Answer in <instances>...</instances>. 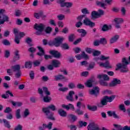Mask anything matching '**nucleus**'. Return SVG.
Listing matches in <instances>:
<instances>
[{"instance_id":"nucleus-1","label":"nucleus","mask_w":130,"mask_h":130,"mask_svg":"<svg viewBox=\"0 0 130 130\" xmlns=\"http://www.w3.org/2000/svg\"><path fill=\"white\" fill-rule=\"evenodd\" d=\"M63 40H64V39L62 37H58L55 38L54 40L49 41L48 45L49 46H55V47H61L62 49L64 50L69 49L70 46H69V44L67 43H62Z\"/></svg>"},{"instance_id":"nucleus-2","label":"nucleus","mask_w":130,"mask_h":130,"mask_svg":"<svg viewBox=\"0 0 130 130\" xmlns=\"http://www.w3.org/2000/svg\"><path fill=\"white\" fill-rule=\"evenodd\" d=\"M55 111L56 110V108L54 105H50L48 107H43L42 109V112L45 114L48 119H50L51 120H55V118L53 116L54 113L51 111Z\"/></svg>"},{"instance_id":"nucleus-3","label":"nucleus","mask_w":130,"mask_h":130,"mask_svg":"<svg viewBox=\"0 0 130 130\" xmlns=\"http://www.w3.org/2000/svg\"><path fill=\"white\" fill-rule=\"evenodd\" d=\"M122 63H118L116 64V71L120 70L121 73H127L129 72L128 68H127V64H128V61L126 60V58L124 57L122 59Z\"/></svg>"},{"instance_id":"nucleus-4","label":"nucleus","mask_w":130,"mask_h":130,"mask_svg":"<svg viewBox=\"0 0 130 130\" xmlns=\"http://www.w3.org/2000/svg\"><path fill=\"white\" fill-rule=\"evenodd\" d=\"M104 15V11L99 9L98 11H92L91 13V19L92 20H95V19H98L101 18L102 16Z\"/></svg>"},{"instance_id":"nucleus-5","label":"nucleus","mask_w":130,"mask_h":130,"mask_svg":"<svg viewBox=\"0 0 130 130\" xmlns=\"http://www.w3.org/2000/svg\"><path fill=\"white\" fill-rule=\"evenodd\" d=\"M37 48L39 51V52L37 53V55L39 56H43V55H44L45 60H47L48 59H52V56L45 54V51H44L43 48L40 46H38Z\"/></svg>"},{"instance_id":"nucleus-6","label":"nucleus","mask_w":130,"mask_h":130,"mask_svg":"<svg viewBox=\"0 0 130 130\" xmlns=\"http://www.w3.org/2000/svg\"><path fill=\"white\" fill-rule=\"evenodd\" d=\"M34 28L37 30V35H41L42 34V32L44 31V29H45V25L43 23H40L39 24L35 23L34 26Z\"/></svg>"},{"instance_id":"nucleus-7","label":"nucleus","mask_w":130,"mask_h":130,"mask_svg":"<svg viewBox=\"0 0 130 130\" xmlns=\"http://www.w3.org/2000/svg\"><path fill=\"white\" fill-rule=\"evenodd\" d=\"M12 69L14 72H16L15 77L16 79H19L22 76V71H21V66L19 64H16L12 66Z\"/></svg>"},{"instance_id":"nucleus-8","label":"nucleus","mask_w":130,"mask_h":130,"mask_svg":"<svg viewBox=\"0 0 130 130\" xmlns=\"http://www.w3.org/2000/svg\"><path fill=\"white\" fill-rule=\"evenodd\" d=\"M43 92H44L45 94L46 95L43 98V101L46 103H49L51 101V98H50V91L48 90V88L46 87H43Z\"/></svg>"},{"instance_id":"nucleus-9","label":"nucleus","mask_w":130,"mask_h":130,"mask_svg":"<svg viewBox=\"0 0 130 130\" xmlns=\"http://www.w3.org/2000/svg\"><path fill=\"white\" fill-rule=\"evenodd\" d=\"M100 92V88L98 86L93 87L92 89L89 90L90 95H94L95 97H97L99 95Z\"/></svg>"},{"instance_id":"nucleus-10","label":"nucleus","mask_w":130,"mask_h":130,"mask_svg":"<svg viewBox=\"0 0 130 130\" xmlns=\"http://www.w3.org/2000/svg\"><path fill=\"white\" fill-rule=\"evenodd\" d=\"M34 17L37 19H39L41 18L42 20H45L46 18V15H44L43 11H41L38 13H35Z\"/></svg>"},{"instance_id":"nucleus-11","label":"nucleus","mask_w":130,"mask_h":130,"mask_svg":"<svg viewBox=\"0 0 130 130\" xmlns=\"http://www.w3.org/2000/svg\"><path fill=\"white\" fill-rule=\"evenodd\" d=\"M114 21L115 23V27L116 28V29H119L121 28L120 27V24H122V23H123V19L115 18L114 20Z\"/></svg>"},{"instance_id":"nucleus-12","label":"nucleus","mask_w":130,"mask_h":130,"mask_svg":"<svg viewBox=\"0 0 130 130\" xmlns=\"http://www.w3.org/2000/svg\"><path fill=\"white\" fill-rule=\"evenodd\" d=\"M83 24H84L85 26H89L91 28H92V27H95V22L91 21V20L88 18H86L85 19H84Z\"/></svg>"},{"instance_id":"nucleus-13","label":"nucleus","mask_w":130,"mask_h":130,"mask_svg":"<svg viewBox=\"0 0 130 130\" xmlns=\"http://www.w3.org/2000/svg\"><path fill=\"white\" fill-rule=\"evenodd\" d=\"M49 53L55 58H60V56H61V54L57 50H52L49 51Z\"/></svg>"},{"instance_id":"nucleus-14","label":"nucleus","mask_w":130,"mask_h":130,"mask_svg":"<svg viewBox=\"0 0 130 130\" xmlns=\"http://www.w3.org/2000/svg\"><path fill=\"white\" fill-rule=\"evenodd\" d=\"M61 107L64 109H66V110L71 109L72 111H75V106L72 104H69L68 105L62 104L61 105Z\"/></svg>"},{"instance_id":"nucleus-15","label":"nucleus","mask_w":130,"mask_h":130,"mask_svg":"<svg viewBox=\"0 0 130 130\" xmlns=\"http://www.w3.org/2000/svg\"><path fill=\"white\" fill-rule=\"evenodd\" d=\"M121 81L117 78H114L111 83H110V87H115L117 85H120Z\"/></svg>"},{"instance_id":"nucleus-16","label":"nucleus","mask_w":130,"mask_h":130,"mask_svg":"<svg viewBox=\"0 0 130 130\" xmlns=\"http://www.w3.org/2000/svg\"><path fill=\"white\" fill-rule=\"evenodd\" d=\"M73 95H75V91L71 90L69 91V95L66 96V99L71 102H74V98Z\"/></svg>"},{"instance_id":"nucleus-17","label":"nucleus","mask_w":130,"mask_h":130,"mask_svg":"<svg viewBox=\"0 0 130 130\" xmlns=\"http://www.w3.org/2000/svg\"><path fill=\"white\" fill-rule=\"evenodd\" d=\"M20 51L18 50H15L14 52V57H13V61H17V60H19L20 57Z\"/></svg>"},{"instance_id":"nucleus-18","label":"nucleus","mask_w":130,"mask_h":130,"mask_svg":"<svg viewBox=\"0 0 130 130\" xmlns=\"http://www.w3.org/2000/svg\"><path fill=\"white\" fill-rule=\"evenodd\" d=\"M68 119L69 121L75 122L78 119V117L76 115L69 114L68 115Z\"/></svg>"},{"instance_id":"nucleus-19","label":"nucleus","mask_w":130,"mask_h":130,"mask_svg":"<svg viewBox=\"0 0 130 130\" xmlns=\"http://www.w3.org/2000/svg\"><path fill=\"white\" fill-rule=\"evenodd\" d=\"M112 28V26L111 25L104 24L102 27V31L103 32H106L109 31V30H111Z\"/></svg>"},{"instance_id":"nucleus-20","label":"nucleus","mask_w":130,"mask_h":130,"mask_svg":"<svg viewBox=\"0 0 130 130\" xmlns=\"http://www.w3.org/2000/svg\"><path fill=\"white\" fill-rule=\"evenodd\" d=\"M52 64L53 65V66L54 67V68H59V67H60V61L58 60H56V59H53L52 61Z\"/></svg>"},{"instance_id":"nucleus-21","label":"nucleus","mask_w":130,"mask_h":130,"mask_svg":"<svg viewBox=\"0 0 130 130\" xmlns=\"http://www.w3.org/2000/svg\"><path fill=\"white\" fill-rule=\"evenodd\" d=\"M100 67H103L106 69H111V66H110L109 61L106 60L105 63H100Z\"/></svg>"},{"instance_id":"nucleus-22","label":"nucleus","mask_w":130,"mask_h":130,"mask_svg":"<svg viewBox=\"0 0 130 130\" xmlns=\"http://www.w3.org/2000/svg\"><path fill=\"white\" fill-rule=\"evenodd\" d=\"M32 39L30 37H27L25 40V43H27L28 45L29 46V47H32V46H34V44L32 43Z\"/></svg>"},{"instance_id":"nucleus-23","label":"nucleus","mask_w":130,"mask_h":130,"mask_svg":"<svg viewBox=\"0 0 130 130\" xmlns=\"http://www.w3.org/2000/svg\"><path fill=\"white\" fill-rule=\"evenodd\" d=\"M55 81H61V80H66V77L61 74H59L54 76Z\"/></svg>"},{"instance_id":"nucleus-24","label":"nucleus","mask_w":130,"mask_h":130,"mask_svg":"<svg viewBox=\"0 0 130 130\" xmlns=\"http://www.w3.org/2000/svg\"><path fill=\"white\" fill-rule=\"evenodd\" d=\"M10 103L13 106H17V107H21L22 105H23V103L22 102H14L13 101H11L10 102Z\"/></svg>"},{"instance_id":"nucleus-25","label":"nucleus","mask_w":130,"mask_h":130,"mask_svg":"<svg viewBox=\"0 0 130 130\" xmlns=\"http://www.w3.org/2000/svg\"><path fill=\"white\" fill-rule=\"evenodd\" d=\"M77 32L78 33H81V37H85L86 35H87V31H86V30L81 28V29H77Z\"/></svg>"},{"instance_id":"nucleus-26","label":"nucleus","mask_w":130,"mask_h":130,"mask_svg":"<svg viewBox=\"0 0 130 130\" xmlns=\"http://www.w3.org/2000/svg\"><path fill=\"white\" fill-rule=\"evenodd\" d=\"M58 113L60 116H62V117H66V116H67V112L61 109L58 110Z\"/></svg>"},{"instance_id":"nucleus-27","label":"nucleus","mask_w":130,"mask_h":130,"mask_svg":"<svg viewBox=\"0 0 130 130\" xmlns=\"http://www.w3.org/2000/svg\"><path fill=\"white\" fill-rule=\"evenodd\" d=\"M109 58H110V57L109 56H105L103 55H102L100 57V58L98 57V58H94V60H95V61H97L99 59H100V60H106L107 59H109Z\"/></svg>"},{"instance_id":"nucleus-28","label":"nucleus","mask_w":130,"mask_h":130,"mask_svg":"<svg viewBox=\"0 0 130 130\" xmlns=\"http://www.w3.org/2000/svg\"><path fill=\"white\" fill-rule=\"evenodd\" d=\"M15 117L17 119H20L22 116H21V109H18L15 112Z\"/></svg>"},{"instance_id":"nucleus-29","label":"nucleus","mask_w":130,"mask_h":130,"mask_svg":"<svg viewBox=\"0 0 130 130\" xmlns=\"http://www.w3.org/2000/svg\"><path fill=\"white\" fill-rule=\"evenodd\" d=\"M119 39V36L116 35L114 37H113L110 40V43H114V42H116V41H117L118 39Z\"/></svg>"},{"instance_id":"nucleus-30","label":"nucleus","mask_w":130,"mask_h":130,"mask_svg":"<svg viewBox=\"0 0 130 130\" xmlns=\"http://www.w3.org/2000/svg\"><path fill=\"white\" fill-rule=\"evenodd\" d=\"M95 66L96 63H95V62H91L87 67L88 71H91V70H93V69L95 68Z\"/></svg>"},{"instance_id":"nucleus-31","label":"nucleus","mask_w":130,"mask_h":130,"mask_svg":"<svg viewBox=\"0 0 130 130\" xmlns=\"http://www.w3.org/2000/svg\"><path fill=\"white\" fill-rule=\"evenodd\" d=\"M75 38H76V36H75V34H71L68 36V40L69 42H73L74 40H75Z\"/></svg>"},{"instance_id":"nucleus-32","label":"nucleus","mask_w":130,"mask_h":130,"mask_svg":"<svg viewBox=\"0 0 130 130\" xmlns=\"http://www.w3.org/2000/svg\"><path fill=\"white\" fill-rule=\"evenodd\" d=\"M105 97L108 102H112L115 98V95H111V96H105Z\"/></svg>"},{"instance_id":"nucleus-33","label":"nucleus","mask_w":130,"mask_h":130,"mask_svg":"<svg viewBox=\"0 0 130 130\" xmlns=\"http://www.w3.org/2000/svg\"><path fill=\"white\" fill-rule=\"evenodd\" d=\"M3 121V123H4L5 127H7V128H11V124H10V122L9 121L6 119H4Z\"/></svg>"},{"instance_id":"nucleus-34","label":"nucleus","mask_w":130,"mask_h":130,"mask_svg":"<svg viewBox=\"0 0 130 130\" xmlns=\"http://www.w3.org/2000/svg\"><path fill=\"white\" fill-rule=\"evenodd\" d=\"M85 85L88 88H91V87H93V80H92V79L88 80L87 81Z\"/></svg>"},{"instance_id":"nucleus-35","label":"nucleus","mask_w":130,"mask_h":130,"mask_svg":"<svg viewBox=\"0 0 130 130\" xmlns=\"http://www.w3.org/2000/svg\"><path fill=\"white\" fill-rule=\"evenodd\" d=\"M24 67L25 69H31V68H32V62L26 61L24 64Z\"/></svg>"},{"instance_id":"nucleus-36","label":"nucleus","mask_w":130,"mask_h":130,"mask_svg":"<svg viewBox=\"0 0 130 130\" xmlns=\"http://www.w3.org/2000/svg\"><path fill=\"white\" fill-rule=\"evenodd\" d=\"M87 108L89 110H91V111H96L97 110V106H93L92 107L88 105Z\"/></svg>"},{"instance_id":"nucleus-37","label":"nucleus","mask_w":130,"mask_h":130,"mask_svg":"<svg viewBox=\"0 0 130 130\" xmlns=\"http://www.w3.org/2000/svg\"><path fill=\"white\" fill-rule=\"evenodd\" d=\"M10 55H11L10 51L9 50H5L4 52V57H5V58H9Z\"/></svg>"},{"instance_id":"nucleus-38","label":"nucleus","mask_w":130,"mask_h":130,"mask_svg":"<svg viewBox=\"0 0 130 130\" xmlns=\"http://www.w3.org/2000/svg\"><path fill=\"white\" fill-rule=\"evenodd\" d=\"M101 54V52L100 51L98 50H95L93 49V51H92V55L93 56H98Z\"/></svg>"},{"instance_id":"nucleus-39","label":"nucleus","mask_w":130,"mask_h":130,"mask_svg":"<svg viewBox=\"0 0 130 130\" xmlns=\"http://www.w3.org/2000/svg\"><path fill=\"white\" fill-rule=\"evenodd\" d=\"M107 100L105 96L104 97V98L101 100V104L103 105V106H104L107 104Z\"/></svg>"},{"instance_id":"nucleus-40","label":"nucleus","mask_w":130,"mask_h":130,"mask_svg":"<svg viewBox=\"0 0 130 130\" xmlns=\"http://www.w3.org/2000/svg\"><path fill=\"white\" fill-rule=\"evenodd\" d=\"M45 31L46 34H50L52 31V28L50 26H48L46 28Z\"/></svg>"},{"instance_id":"nucleus-41","label":"nucleus","mask_w":130,"mask_h":130,"mask_svg":"<svg viewBox=\"0 0 130 130\" xmlns=\"http://www.w3.org/2000/svg\"><path fill=\"white\" fill-rule=\"evenodd\" d=\"M64 7H66V8H72L73 7V3L71 2H65L64 5H63V8H64Z\"/></svg>"},{"instance_id":"nucleus-42","label":"nucleus","mask_w":130,"mask_h":130,"mask_svg":"<svg viewBox=\"0 0 130 130\" xmlns=\"http://www.w3.org/2000/svg\"><path fill=\"white\" fill-rule=\"evenodd\" d=\"M75 112L77 113L78 115H83V114H84V112L80 109V108L76 109Z\"/></svg>"},{"instance_id":"nucleus-43","label":"nucleus","mask_w":130,"mask_h":130,"mask_svg":"<svg viewBox=\"0 0 130 130\" xmlns=\"http://www.w3.org/2000/svg\"><path fill=\"white\" fill-rule=\"evenodd\" d=\"M66 0H57V3L60 5L61 8H63V5L66 3Z\"/></svg>"},{"instance_id":"nucleus-44","label":"nucleus","mask_w":130,"mask_h":130,"mask_svg":"<svg viewBox=\"0 0 130 130\" xmlns=\"http://www.w3.org/2000/svg\"><path fill=\"white\" fill-rule=\"evenodd\" d=\"M100 84L101 85V86H103L104 87H107V86H108V83H107V82L104 80H101L100 82Z\"/></svg>"},{"instance_id":"nucleus-45","label":"nucleus","mask_w":130,"mask_h":130,"mask_svg":"<svg viewBox=\"0 0 130 130\" xmlns=\"http://www.w3.org/2000/svg\"><path fill=\"white\" fill-rule=\"evenodd\" d=\"M100 43L101 44H103L104 45H105L106 44H107V40H106V39L104 38H101L100 40Z\"/></svg>"},{"instance_id":"nucleus-46","label":"nucleus","mask_w":130,"mask_h":130,"mask_svg":"<svg viewBox=\"0 0 130 130\" xmlns=\"http://www.w3.org/2000/svg\"><path fill=\"white\" fill-rule=\"evenodd\" d=\"M58 91H59L60 92H63V93H64V92H67V91H69V88L67 87L59 88L58 89Z\"/></svg>"},{"instance_id":"nucleus-47","label":"nucleus","mask_w":130,"mask_h":130,"mask_svg":"<svg viewBox=\"0 0 130 130\" xmlns=\"http://www.w3.org/2000/svg\"><path fill=\"white\" fill-rule=\"evenodd\" d=\"M79 124L80 127H82V126H87V122H84L83 121H79Z\"/></svg>"},{"instance_id":"nucleus-48","label":"nucleus","mask_w":130,"mask_h":130,"mask_svg":"<svg viewBox=\"0 0 130 130\" xmlns=\"http://www.w3.org/2000/svg\"><path fill=\"white\" fill-rule=\"evenodd\" d=\"M2 43L6 45V46H9L11 45V43H10V41H9L8 40L5 39L2 41Z\"/></svg>"},{"instance_id":"nucleus-49","label":"nucleus","mask_w":130,"mask_h":130,"mask_svg":"<svg viewBox=\"0 0 130 130\" xmlns=\"http://www.w3.org/2000/svg\"><path fill=\"white\" fill-rule=\"evenodd\" d=\"M85 51L87 52V53L91 54V53H93V51H94V49H92L91 48H86L85 49Z\"/></svg>"},{"instance_id":"nucleus-50","label":"nucleus","mask_w":130,"mask_h":130,"mask_svg":"<svg viewBox=\"0 0 130 130\" xmlns=\"http://www.w3.org/2000/svg\"><path fill=\"white\" fill-rule=\"evenodd\" d=\"M43 126H45V127H47V128H48V129H51V127H52V123H51V122H50L48 125H47L46 124H43Z\"/></svg>"},{"instance_id":"nucleus-51","label":"nucleus","mask_w":130,"mask_h":130,"mask_svg":"<svg viewBox=\"0 0 130 130\" xmlns=\"http://www.w3.org/2000/svg\"><path fill=\"white\" fill-rule=\"evenodd\" d=\"M15 15L16 17H20L22 15V11L20 10H15Z\"/></svg>"},{"instance_id":"nucleus-52","label":"nucleus","mask_w":130,"mask_h":130,"mask_svg":"<svg viewBox=\"0 0 130 130\" xmlns=\"http://www.w3.org/2000/svg\"><path fill=\"white\" fill-rule=\"evenodd\" d=\"M30 114V112H29V109H25L24 111V115L23 117H27L28 115Z\"/></svg>"},{"instance_id":"nucleus-53","label":"nucleus","mask_w":130,"mask_h":130,"mask_svg":"<svg viewBox=\"0 0 130 130\" xmlns=\"http://www.w3.org/2000/svg\"><path fill=\"white\" fill-rule=\"evenodd\" d=\"M81 12L82 14H84V15H89V14H90L89 10H88L87 8H84L82 9Z\"/></svg>"},{"instance_id":"nucleus-54","label":"nucleus","mask_w":130,"mask_h":130,"mask_svg":"<svg viewBox=\"0 0 130 130\" xmlns=\"http://www.w3.org/2000/svg\"><path fill=\"white\" fill-rule=\"evenodd\" d=\"M69 89H75L76 88V85L73 82H71L68 84Z\"/></svg>"},{"instance_id":"nucleus-55","label":"nucleus","mask_w":130,"mask_h":130,"mask_svg":"<svg viewBox=\"0 0 130 130\" xmlns=\"http://www.w3.org/2000/svg\"><path fill=\"white\" fill-rule=\"evenodd\" d=\"M119 108L123 112H125L126 111V110L125 109V107H124V105L123 104L120 105L119 106Z\"/></svg>"},{"instance_id":"nucleus-56","label":"nucleus","mask_w":130,"mask_h":130,"mask_svg":"<svg viewBox=\"0 0 130 130\" xmlns=\"http://www.w3.org/2000/svg\"><path fill=\"white\" fill-rule=\"evenodd\" d=\"M14 130H23V126L21 124H18L15 127Z\"/></svg>"},{"instance_id":"nucleus-57","label":"nucleus","mask_w":130,"mask_h":130,"mask_svg":"<svg viewBox=\"0 0 130 130\" xmlns=\"http://www.w3.org/2000/svg\"><path fill=\"white\" fill-rule=\"evenodd\" d=\"M14 41L16 44H20V38H19L18 36H15Z\"/></svg>"},{"instance_id":"nucleus-58","label":"nucleus","mask_w":130,"mask_h":130,"mask_svg":"<svg viewBox=\"0 0 130 130\" xmlns=\"http://www.w3.org/2000/svg\"><path fill=\"white\" fill-rule=\"evenodd\" d=\"M10 112H12V109L9 107H6L5 110H4V113H10Z\"/></svg>"},{"instance_id":"nucleus-59","label":"nucleus","mask_w":130,"mask_h":130,"mask_svg":"<svg viewBox=\"0 0 130 130\" xmlns=\"http://www.w3.org/2000/svg\"><path fill=\"white\" fill-rule=\"evenodd\" d=\"M88 75H89V72H88V71L83 72L81 74V77H88Z\"/></svg>"},{"instance_id":"nucleus-60","label":"nucleus","mask_w":130,"mask_h":130,"mask_svg":"<svg viewBox=\"0 0 130 130\" xmlns=\"http://www.w3.org/2000/svg\"><path fill=\"white\" fill-rule=\"evenodd\" d=\"M3 19L5 21V22H9V16H8L7 15L3 14Z\"/></svg>"},{"instance_id":"nucleus-61","label":"nucleus","mask_w":130,"mask_h":130,"mask_svg":"<svg viewBox=\"0 0 130 130\" xmlns=\"http://www.w3.org/2000/svg\"><path fill=\"white\" fill-rule=\"evenodd\" d=\"M81 56L82 57L85 58V59H88V58H89V56H88V55H87L86 53H85V52L84 51L82 52Z\"/></svg>"},{"instance_id":"nucleus-62","label":"nucleus","mask_w":130,"mask_h":130,"mask_svg":"<svg viewBox=\"0 0 130 130\" xmlns=\"http://www.w3.org/2000/svg\"><path fill=\"white\" fill-rule=\"evenodd\" d=\"M82 25L83 22H82V21H78L76 23L75 26L76 28H80L81 26H82Z\"/></svg>"},{"instance_id":"nucleus-63","label":"nucleus","mask_w":130,"mask_h":130,"mask_svg":"<svg viewBox=\"0 0 130 130\" xmlns=\"http://www.w3.org/2000/svg\"><path fill=\"white\" fill-rule=\"evenodd\" d=\"M28 51L29 52H31V53H34V52H35V51H36V48H35L34 47H30V48H28Z\"/></svg>"},{"instance_id":"nucleus-64","label":"nucleus","mask_w":130,"mask_h":130,"mask_svg":"<svg viewBox=\"0 0 130 130\" xmlns=\"http://www.w3.org/2000/svg\"><path fill=\"white\" fill-rule=\"evenodd\" d=\"M73 50L76 54L79 53V52H80V51H81V48H80L79 47H76L75 48H74Z\"/></svg>"}]
</instances>
